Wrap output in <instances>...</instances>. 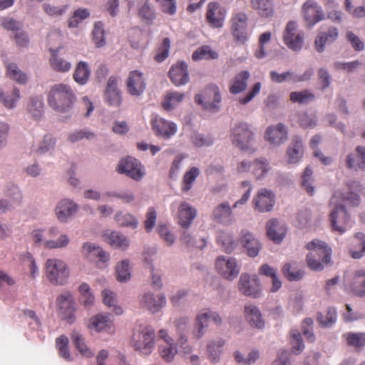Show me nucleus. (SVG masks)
I'll return each mask as SVG.
<instances>
[{"label": "nucleus", "instance_id": "nucleus-23", "mask_svg": "<svg viewBox=\"0 0 365 365\" xmlns=\"http://www.w3.org/2000/svg\"><path fill=\"white\" fill-rule=\"evenodd\" d=\"M227 15V10L217 2H210L207 5L206 19L215 28H221Z\"/></svg>", "mask_w": 365, "mask_h": 365}, {"label": "nucleus", "instance_id": "nucleus-61", "mask_svg": "<svg viewBox=\"0 0 365 365\" xmlns=\"http://www.w3.org/2000/svg\"><path fill=\"white\" fill-rule=\"evenodd\" d=\"M199 175L200 170L196 167H192L187 171L183 176L181 190L183 192H188L192 188L194 182Z\"/></svg>", "mask_w": 365, "mask_h": 365}, {"label": "nucleus", "instance_id": "nucleus-64", "mask_svg": "<svg viewBox=\"0 0 365 365\" xmlns=\"http://www.w3.org/2000/svg\"><path fill=\"white\" fill-rule=\"evenodd\" d=\"M282 272L284 277L289 281L300 280L304 274V272L302 269L293 267L289 263H287L283 266Z\"/></svg>", "mask_w": 365, "mask_h": 365}, {"label": "nucleus", "instance_id": "nucleus-28", "mask_svg": "<svg viewBox=\"0 0 365 365\" xmlns=\"http://www.w3.org/2000/svg\"><path fill=\"white\" fill-rule=\"evenodd\" d=\"M197 216V210L187 202H182L178 209V222L184 229L189 228Z\"/></svg>", "mask_w": 365, "mask_h": 365}, {"label": "nucleus", "instance_id": "nucleus-17", "mask_svg": "<svg viewBox=\"0 0 365 365\" xmlns=\"http://www.w3.org/2000/svg\"><path fill=\"white\" fill-rule=\"evenodd\" d=\"M79 206L70 198H63L58 202L54 212L57 220L61 223L68 222L78 211Z\"/></svg>", "mask_w": 365, "mask_h": 365}, {"label": "nucleus", "instance_id": "nucleus-21", "mask_svg": "<svg viewBox=\"0 0 365 365\" xmlns=\"http://www.w3.org/2000/svg\"><path fill=\"white\" fill-rule=\"evenodd\" d=\"M128 92L133 96H140L146 88L145 79L143 73L138 70L129 73L126 81Z\"/></svg>", "mask_w": 365, "mask_h": 365}, {"label": "nucleus", "instance_id": "nucleus-19", "mask_svg": "<svg viewBox=\"0 0 365 365\" xmlns=\"http://www.w3.org/2000/svg\"><path fill=\"white\" fill-rule=\"evenodd\" d=\"M166 304L167 299L163 293L155 295L151 292H146L140 298V307L149 310L153 314L160 312L165 307Z\"/></svg>", "mask_w": 365, "mask_h": 365}, {"label": "nucleus", "instance_id": "nucleus-7", "mask_svg": "<svg viewBox=\"0 0 365 365\" xmlns=\"http://www.w3.org/2000/svg\"><path fill=\"white\" fill-rule=\"evenodd\" d=\"M45 272L48 280L54 285L65 284L70 272L67 264L59 259H48L45 263Z\"/></svg>", "mask_w": 365, "mask_h": 365}, {"label": "nucleus", "instance_id": "nucleus-62", "mask_svg": "<svg viewBox=\"0 0 365 365\" xmlns=\"http://www.w3.org/2000/svg\"><path fill=\"white\" fill-rule=\"evenodd\" d=\"M290 101L292 103H297L299 104H307L314 101L315 96L314 93L304 90L302 91H294L289 94Z\"/></svg>", "mask_w": 365, "mask_h": 365}, {"label": "nucleus", "instance_id": "nucleus-56", "mask_svg": "<svg viewBox=\"0 0 365 365\" xmlns=\"http://www.w3.org/2000/svg\"><path fill=\"white\" fill-rule=\"evenodd\" d=\"M178 339L188 337L187 333L190 331V321L188 317H180L173 322Z\"/></svg>", "mask_w": 365, "mask_h": 365}, {"label": "nucleus", "instance_id": "nucleus-10", "mask_svg": "<svg viewBox=\"0 0 365 365\" xmlns=\"http://www.w3.org/2000/svg\"><path fill=\"white\" fill-rule=\"evenodd\" d=\"M160 341L158 344V354L161 359L167 362H173L178 353V343L170 336L166 329H162L158 331Z\"/></svg>", "mask_w": 365, "mask_h": 365}, {"label": "nucleus", "instance_id": "nucleus-13", "mask_svg": "<svg viewBox=\"0 0 365 365\" xmlns=\"http://www.w3.org/2000/svg\"><path fill=\"white\" fill-rule=\"evenodd\" d=\"M297 24L290 21L287 23L283 33V41L291 50L299 52L304 43V33L297 30Z\"/></svg>", "mask_w": 365, "mask_h": 365}, {"label": "nucleus", "instance_id": "nucleus-58", "mask_svg": "<svg viewBox=\"0 0 365 365\" xmlns=\"http://www.w3.org/2000/svg\"><path fill=\"white\" fill-rule=\"evenodd\" d=\"M102 297L103 303L109 308H112L113 311L116 314L120 315L123 313V309H121V307L117 306L116 304V296L113 291L108 289H103L102 292Z\"/></svg>", "mask_w": 365, "mask_h": 365}, {"label": "nucleus", "instance_id": "nucleus-60", "mask_svg": "<svg viewBox=\"0 0 365 365\" xmlns=\"http://www.w3.org/2000/svg\"><path fill=\"white\" fill-rule=\"evenodd\" d=\"M336 311L332 307L327 309L326 315L318 313L317 317V322L322 327H330L336 322Z\"/></svg>", "mask_w": 365, "mask_h": 365}, {"label": "nucleus", "instance_id": "nucleus-48", "mask_svg": "<svg viewBox=\"0 0 365 365\" xmlns=\"http://www.w3.org/2000/svg\"><path fill=\"white\" fill-rule=\"evenodd\" d=\"M71 338L73 346L83 356L91 358L93 356V352L87 346L84 337L79 331H73Z\"/></svg>", "mask_w": 365, "mask_h": 365}, {"label": "nucleus", "instance_id": "nucleus-42", "mask_svg": "<svg viewBox=\"0 0 365 365\" xmlns=\"http://www.w3.org/2000/svg\"><path fill=\"white\" fill-rule=\"evenodd\" d=\"M250 77V73L247 71H242L237 73L230 86V92L236 95L245 91L247 87V81Z\"/></svg>", "mask_w": 365, "mask_h": 365}, {"label": "nucleus", "instance_id": "nucleus-16", "mask_svg": "<svg viewBox=\"0 0 365 365\" xmlns=\"http://www.w3.org/2000/svg\"><path fill=\"white\" fill-rule=\"evenodd\" d=\"M287 138V129L282 123L268 126L264 132V140L272 148L281 146Z\"/></svg>", "mask_w": 365, "mask_h": 365}, {"label": "nucleus", "instance_id": "nucleus-29", "mask_svg": "<svg viewBox=\"0 0 365 365\" xmlns=\"http://www.w3.org/2000/svg\"><path fill=\"white\" fill-rule=\"evenodd\" d=\"M88 328L97 332H113L114 326L112 316L110 314H97L89 320Z\"/></svg>", "mask_w": 365, "mask_h": 365}, {"label": "nucleus", "instance_id": "nucleus-51", "mask_svg": "<svg viewBox=\"0 0 365 365\" xmlns=\"http://www.w3.org/2000/svg\"><path fill=\"white\" fill-rule=\"evenodd\" d=\"M56 139L50 134L45 135L34 150L38 155L51 153L55 149Z\"/></svg>", "mask_w": 365, "mask_h": 365}, {"label": "nucleus", "instance_id": "nucleus-53", "mask_svg": "<svg viewBox=\"0 0 365 365\" xmlns=\"http://www.w3.org/2000/svg\"><path fill=\"white\" fill-rule=\"evenodd\" d=\"M217 241L218 245L227 253H231L237 247V242L230 232H220L217 237Z\"/></svg>", "mask_w": 365, "mask_h": 365}, {"label": "nucleus", "instance_id": "nucleus-32", "mask_svg": "<svg viewBox=\"0 0 365 365\" xmlns=\"http://www.w3.org/2000/svg\"><path fill=\"white\" fill-rule=\"evenodd\" d=\"M244 314L246 322L253 328L262 329L265 323L259 307L254 304L245 306Z\"/></svg>", "mask_w": 365, "mask_h": 365}, {"label": "nucleus", "instance_id": "nucleus-38", "mask_svg": "<svg viewBox=\"0 0 365 365\" xmlns=\"http://www.w3.org/2000/svg\"><path fill=\"white\" fill-rule=\"evenodd\" d=\"M225 344V341L222 339H217L208 341L206 346V354L207 359L210 363L217 364L220 361Z\"/></svg>", "mask_w": 365, "mask_h": 365}, {"label": "nucleus", "instance_id": "nucleus-11", "mask_svg": "<svg viewBox=\"0 0 365 365\" xmlns=\"http://www.w3.org/2000/svg\"><path fill=\"white\" fill-rule=\"evenodd\" d=\"M239 292L251 298L257 299L263 295L261 282L256 275L251 277L247 273H242L238 281Z\"/></svg>", "mask_w": 365, "mask_h": 365}, {"label": "nucleus", "instance_id": "nucleus-54", "mask_svg": "<svg viewBox=\"0 0 365 365\" xmlns=\"http://www.w3.org/2000/svg\"><path fill=\"white\" fill-rule=\"evenodd\" d=\"M5 195L9 198V201L12 205H19L21 202L23 194L19 186L16 184L8 183L6 187Z\"/></svg>", "mask_w": 365, "mask_h": 365}, {"label": "nucleus", "instance_id": "nucleus-14", "mask_svg": "<svg viewBox=\"0 0 365 365\" xmlns=\"http://www.w3.org/2000/svg\"><path fill=\"white\" fill-rule=\"evenodd\" d=\"M58 314L62 319L71 324L76 321L75 306L73 296L70 292L61 294L56 299Z\"/></svg>", "mask_w": 365, "mask_h": 365}, {"label": "nucleus", "instance_id": "nucleus-44", "mask_svg": "<svg viewBox=\"0 0 365 365\" xmlns=\"http://www.w3.org/2000/svg\"><path fill=\"white\" fill-rule=\"evenodd\" d=\"M27 113L35 120H39L43 113V101L41 96L31 98L27 106Z\"/></svg>", "mask_w": 365, "mask_h": 365}, {"label": "nucleus", "instance_id": "nucleus-63", "mask_svg": "<svg viewBox=\"0 0 365 365\" xmlns=\"http://www.w3.org/2000/svg\"><path fill=\"white\" fill-rule=\"evenodd\" d=\"M90 16V11L87 9H78L68 20L69 28H77L80 23Z\"/></svg>", "mask_w": 365, "mask_h": 365}, {"label": "nucleus", "instance_id": "nucleus-12", "mask_svg": "<svg viewBox=\"0 0 365 365\" xmlns=\"http://www.w3.org/2000/svg\"><path fill=\"white\" fill-rule=\"evenodd\" d=\"M217 272L225 279L233 281L239 275L240 266L237 259L232 257L219 256L215 260Z\"/></svg>", "mask_w": 365, "mask_h": 365}, {"label": "nucleus", "instance_id": "nucleus-26", "mask_svg": "<svg viewBox=\"0 0 365 365\" xmlns=\"http://www.w3.org/2000/svg\"><path fill=\"white\" fill-rule=\"evenodd\" d=\"M305 21L309 26H313L324 19L323 10L314 0L307 1L302 7Z\"/></svg>", "mask_w": 365, "mask_h": 365}, {"label": "nucleus", "instance_id": "nucleus-3", "mask_svg": "<svg viewBox=\"0 0 365 365\" xmlns=\"http://www.w3.org/2000/svg\"><path fill=\"white\" fill-rule=\"evenodd\" d=\"M306 248L309 250L307 263L310 269L319 272L324 265L331 264L332 250L327 242L314 239L306 245Z\"/></svg>", "mask_w": 365, "mask_h": 365}, {"label": "nucleus", "instance_id": "nucleus-2", "mask_svg": "<svg viewBox=\"0 0 365 365\" xmlns=\"http://www.w3.org/2000/svg\"><path fill=\"white\" fill-rule=\"evenodd\" d=\"M76 96L69 85L57 83L53 85L48 93V104L57 113H70Z\"/></svg>", "mask_w": 365, "mask_h": 365}, {"label": "nucleus", "instance_id": "nucleus-41", "mask_svg": "<svg viewBox=\"0 0 365 365\" xmlns=\"http://www.w3.org/2000/svg\"><path fill=\"white\" fill-rule=\"evenodd\" d=\"M20 98V91L16 87H14L11 92H4L0 89V102L6 109L15 108Z\"/></svg>", "mask_w": 365, "mask_h": 365}, {"label": "nucleus", "instance_id": "nucleus-34", "mask_svg": "<svg viewBox=\"0 0 365 365\" xmlns=\"http://www.w3.org/2000/svg\"><path fill=\"white\" fill-rule=\"evenodd\" d=\"M339 36L338 30L336 27L331 26L327 31H320L316 36L314 46L319 53H322L325 50L327 44H331L336 40Z\"/></svg>", "mask_w": 365, "mask_h": 365}, {"label": "nucleus", "instance_id": "nucleus-9", "mask_svg": "<svg viewBox=\"0 0 365 365\" xmlns=\"http://www.w3.org/2000/svg\"><path fill=\"white\" fill-rule=\"evenodd\" d=\"M115 171L119 174H125L135 181H140L145 175L143 164L130 156L121 159L115 168Z\"/></svg>", "mask_w": 365, "mask_h": 365}, {"label": "nucleus", "instance_id": "nucleus-43", "mask_svg": "<svg viewBox=\"0 0 365 365\" xmlns=\"http://www.w3.org/2000/svg\"><path fill=\"white\" fill-rule=\"evenodd\" d=\"M206 317L207 316L201 312L197 314L194 325L190 330V334L192 339L199 340L205 334L208 327Z\"/></svg>", "mask_w": 365, "mask_h": 365}, {"label": "nucleus", "instance_id": "nucleus-37", "mask_svg": "<svg viewBox=\"0 0 365 365\" xmlns=\"http://www.w3.org/2000/svg\"><path fill=\"white\" fill-rule=\"evenodd\" d=\"M266 228L268 237L275 243H280L287 232L286 227L276 219L269 220Z\"/></svg>", "mask_w": 365, "mask_h": 365}, {"label": "nucleus", "instance_id": "nucleus-6", "mask_svg": "<svg viewBox=\"0 0 365 365\" xmlns=\"http://www.w3.org/2000/svg\"><path fill=\"white\" fill-rule=\"evenodd\" d=\"M155 331L153 327L145 324H136L130 344L136 351L143 354H150L155 344Z\"/></svg>", "mask_w": 365, "mask_h": 365}, {"label": "nucleus", "instance_id": "nucleus-46", "mask_svg": "<svg viewBox=\"0 0 365 365\" xmlns=\"http://www.w3.org/2000/svg\"><path fill=\"white\" fill-rule=\"evenodd\" d=\"M185 98V94L176 91H168L164 96L161 106L168 111L173 110Z\"/></svg>", "mask_w": 365, "mask_h": 365}, {"label": "nucleus", "instance_id": "nucleus-36", "mask_svg": "<svg viewBox=\"0 0 365 365\" xmlns=\"http://www.w3.org/2000/svg\"><path fill=\"white\" fill-rule=\"evenodd\" d=\"M349 252L354 259H359L365 255V233L357 232L354 234Z\"/></svg>", "mask_w": 365, "mask_h": 365}, {"label": "nucleus", "instance_id": "nucleus-25", "mask_svg": "<svg viewBox=\"0 0 365 365\" xmlns=\"http://www.w3.org/2000/svg\"><path fill=\"white\" fill-rule=\"evenodd\" d=\"M152 126L156 135L165 139L170 138L178 130L175 123L157 116L152 119Z\"/></svg>", "mask_w": 365, "mask_h": 365}, {"label": "nucleus", "instance_id": "nucleus-47", "mask_svg": "<svg viewBox=\"0 0 365 365\" xmlns=\"http://www.w3.org/2000/svg\"><path fill=\"white\" fill-rule=\"evenodd\" d=\"M91 75V70L85 61H80L77 63L74 70L73 80L81 86H84L88 81Z\"/></svg>", "mask_w": 365, "mask_h": 365}, {"label": "nucleus", "instance_id": "nucleus-40", "mask_svg": "<svg viewBox=\"0 0 365 365\" xmlns=\"http://www.w3.org/2000/svg\"><path fill=\"white\" fill-rule=\"evenodd\" d=\"M103 238L106 242L115 248L125 250L129 245L127 237L118 232L108 230L103 234Z\"/></svg>", "mask_w": 365, "mask_h": 365}, {"label": "nucleus", "instance_id": "nucleus-57", "mask_svg": "<svg viewBox=\"0 0 365 365\" xmlns=\"http://www.w3.org/2000/svg\"><path fill=\"white\" fill-rule=\"evenodd\" d=\"M80 302L85 307H90L95 301V297L91 291L90 286L86 283H82L79 287Z\"/></svg>", "mask_w": 365, "mask_h": 365}, {"label": "nucleus", "instance_id": "nucleus-30", "mask_svg": "<svg viewBox=\"0 0 365 365\" xmlns=\"http://www.w3.org/2000/svg\"><path fill=\"white\" fill-rule=\"evenodd\" d=\"M169 76L176 86L185 85L190 81L187 64L183 61L178 62L170 68Z\"/></svg>", "mask_w": 365, "mask_h": 365}, {"label": "nucleus", "instance_id": "nucleus-45", "mask_svg": "<svg viewBox=\"0 0 365 365\" xmlns=\"http://www.w3.org/2000/svg\"><path fill=\"white\" fill-rule=\"evenodd\" d=\"M114 218L120 226L132 230L137 229L139 225L138 218L130 212H123L119 210L115 213Z\"/></svg>", "mask_w": 365, "mask_h": 365}, {"label": "nucleus", "instance_id": "nucleus-8", "mask_svg": "<svg viewBox=\"0 0 365 365\" xmlns=\"http://www.w3.org/2000/svg\"><path fill=\"white\" fill-rule=\"evenodd\" d=\"M231 33L235 41L245 44L249 39L251 31L248 26V17L244 12L232 14L231 19Z\"/></svg>", "mask_w": 365, "mask_h": 365}, {"label": "nucleus", "instance_id": "nucleus-22", "mask_svg": "<svg viewBox=\"0 0 365 365\" xmlns=\"http://www.w3.org/2000/svg\"><path fill=\"white\" fill-rule=\"evenodd\" d=\"M346 286L357 297H365V269L354 271L347 277Z\"/></svg>", "mask_w": 365, "mask_h": 365}, {"label": "nucleus", "instance_id": "nucleus-15", "mask_svg": "<svg viewBox=\"0 0 365 365\" xmlns=\"http://www.w3.org/2000/svg\"><path fill=\"white\" fill-rule=\"evenodd\" d=\"M206 93L212 95V101H205L202 94H197L195 96V101L200 105L203 109L216 113L220 110L222 96L220 88L215 84L209 85L206 88Z\"/></svg>", "mask_w": 365, "mask_h": 365}, {"label": "nucleus", "instance_id": "nucleus-4", "mask_svg": "<svg viewBox=\"0 0 365 365\" xmlns=\"http://www.w3.org/2000/svg\"><path fill=\"white\" fill-rule=\"evenodd\" d=\"M230 140L238 149L253 153L257 148L255 145V133L246 122H237L230 129Z\"/></svg>", "mask_w": 365, "mask_h": 365}, {"label": "nucleus", "instance_id": "nucleus-1", "mask_svg": "<svg viewBox=\"0 0 365 365\" xmlns=\"http://www.w3.org/2000/svg\"><path fill=\"white\" fill-rule=\"evenodd\" d=\"M347 190L341 194L336 192L330 199V205L333 206L330 212V221L334 231L340 235L346 231L345 227L348 221V213L344 205L338 203V198L346 202L349 205L358 207L361 203V197L364 195V187L359 182L351 180L346 182Z\"/></svg>", "mask_w": 365, "mask_h": 365}, {"label": "nucleus", "instance_id": "nucleus-18", "mask_svg": "<svg viewBox=\"0 0 365 365\" xmlns=\"http://www.w3.org/2000/svg\"><path fill=\"white\" fill-rule=\"evenodd\" d=\"M275 204L274 193L267 188H261L252 199V205L259 212H267L272 210Z\"/></svg>", "mask_w": 365, "mask_h": 365}, {"label": "nucleus", "instance_id": "nucleus-39", "mask_svg": "<svg viewBox=\"0 0 365 365\" xmlns=\"http://www.w3.org/2000/svg\"><path fill=\"white\" fill-rule=\"evenodd\" d=\"M50 65L51 68L59 73H66L71 69L72 64L64 58L58 55L59 48H50Z\"/></svg>", "mask_w": 365, "mask_h": 365}, {"label": "nucleus", "instance_id": "nucleus-35", "mask_svg": "<svg viewBox=\"0 0 365 365\" xmlns=\"http://www.w3.org/2000/svg\"><path fill=\"white\" fill-rule=\"evenodd\" d=\"M304 154V145L302 138L294 135L287 150V162L296 164L300 161Z\"/></svg>", "mask_w": 365, "mask_h": 365}, {"label": "nucleus", "instance_id": "nucleus-59", "mask_svg": "<svg viewBox=\"0 0 365 365\" xmlns=\"http://www.w3.org/2000/svg\"><path fill=\"white\" fill-rule=\"evenodd\" d=\"M156 231L160 239L168 247L172 246L176 241V236L170 230L169 227L165 224H159L156 227Z\"/></svg>", "mask_w": 365, "mask_h": 365}, {"label": "nucleus", "instance_id": "nucleus-49", "mask_svg": "<svg viewBox=\"0 0 365 365\" xmlns=\"http://www.w3.org/2000/svg\"><path fill=\"white\" fill-rule=\"evenodd\" d=\"M180 240L188 249L199 248L202 250L207 245L205 238L202 237L197 240L195 235L187 231L181 232Z\"/></svg>", "mask_w": 365, "mask_h": 365}, {"label": "nucleus", "instance_id": "nucleus-5", "mask_svg": "<svg viewBox=\"0 0 365 365\" xmlns=\"http://www.w3.org/2000/svg\"><path fill=\"white\" fill-rule=\"evenodd\" d=\"M43 230L37 229L31 232L34 244L36 247L43 245L48 250L62 249L66 247L70 243V238L66 234L61 232L57 226H51L48 229V235L51 238L43 240Z\"/></svg>", "mask_w": 365, "mask_h": 365}, {"label": "nucleus", "instance_id": "nucleus-31", "mask_svg": "<svg viewBox=\"0 0 365 365\" xmlns=\"http://www.w3.org/2000/svg\"><path fill=\"white\" fill-rule=\"evenodd\" d=\"M212 219L223 225H230L234 222V216L229 202H223L219 204L212 214Z\"/></svg>", "mask_w": 365, "mask_h": 365}, {"label": "nucleus", "instance_id": "nucleus-24", "mask_svg": "<svg viewBox=\"0 0 365 365\" xmlns=\"http://www.w3.org/2000/svg\"><path fill=\"white\" fill-rule=\"evenodd\" d=\"M240 243L245 249L246 254L250 257L257 256L262 248L261 243L258 239L247 230H241Z\"/></svg>", "mask_w": 365, "mask_h": 365}, {"label": "nucleus", "instance_id": "nucleus-33", "mask_svg": "<svg viewBox=\"0 0 365 365\" xmlns=\"http://www.w3.org/2000/svg\"><path fill=\"white\" fill-rule=\"evenodd\" d=\"M82 254L91 262H106L109 260V255L101 247L92 242L83 245Z\"/></svg>", "mask_w": 365, "mask_h": 365}, {"label": "nucleus", "instance_id": "nucleus-55", "mask_svg": "<svg viewBox=\"0 0 365 365\" xmlns=\"http://www.w3.org/2000/svg\"><path fill=\"white\" fill-rule=\"evenodd\" d=\"M252 6L264 17H268L273 13V6L271 0H251Z\"/></svg>", "mask_w": 365, "mask_h": 365}, {"label": "nucleus", "instance_id": "nucleus-20", "mask_svg": "<svg viewBox=\"0 0 365 365\" xmlns=\"http://www.w3.org/2000/svg\"><path fill=\"white\" fill-rule=\"evenodd\" d=\"M104 102L109 106L118 108L122 103L120 91L118 86V78L110 76L107 81L103 95Z\"/></svg>", "mask_w": 365, "mask_h": 365}, {"label": "nucleus", "instance_id": "nucleus-52", "mask_svg": "<svg viewBox=\"0 0 365 365\" xmlns=\"http://www.w3.org/2000/svg\"><path fill=\"white\" fill-rule=\"evenodd\" d=\"M6 75L12 81L19 84L24 85L27 82V76L14 63L6 65Z\"/></svg>", "mask_w": 365, "mask_h": 365}, {"label": "nucleus", "instance_id": "nucleus-27", "mask_svg": "<svg viewBox=\"0 0 365 365\" xmlns=\"http://www.w3.org/2000/svg\"><path fill=\"white\" fill-rule=\"evenodd\" d=\"M345 166L354 171L365 170V147L359 145L345 158Z\"/></svg>", "mask_w": 365, "mask_h": 365}, {"label": "nucleus", "instance_id": "nucleus-50", "mask_svg": "<svg viewBox=\"0 0 365 365\" xmlns=\"http://www.w3.org/2000/svg\"><path fill=\"white\" fill-rule=\"evenodd\" d=\"M271 170V165L265 158H259L253 162L252 174L257 180L264 179Z\"/></svg>", "mask_w": 365, "mask_h": 365}]
</instances>
